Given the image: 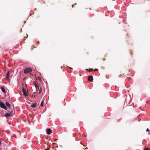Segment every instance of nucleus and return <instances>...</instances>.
Instances as JSON below:
<instances>
[{
    "label": "nucleus",
    "mask_w": 150,
    "mask_h": 150,
    "mask_svg": "<svg viewBox=\"0 0 150 150\" xmlns=\"http://www.w3.org/2000/svg\"><path fill=\"white\" fill-rule=\"evenodd\" d=\"M149 130V129H148V128H147L146 130V132H147Z\"/></svg>",
    "instance_id": "a211bd4d"
},
{
    "label": "nucleus",
    "mask_w": 150,
    "mask_h": 150,
    "mask_svg": "<svg viewBox=\"0 0 150 150\" xmlns=\"http://www.w3.org/2000/svg\"><path fill=\"white\" fill-rule=\"evenodd\" d=\"M47 134H50L51 133V130L50 129H47Z\"/></svg>",
    "instance_id": "423d86ee"
},
{
    "label": "nucleus",
    "mask_w": 150,
    "mask_h": 150,
    "mask_svg": "<svg viewBox=\"0 0 150 150\" xmlns=\"http://www.w3.org/2000/svg\"><path fill=\"white\" fill-rule=\"evenodd\" d=\"M38 80L40 81H41V78L39 77V76H38Z\"/></svg>",
    "instance_id": "f8f14e48"
},
{
    "label": "nucleus",
    "mask_w": 150,
    "mask_h": 150,
    "mask_svg": "<svg viewBox=\"0 0 150 150\" xmlns=\"http://www.w3.org/2000/svg\"><path fill=\"white\" fill-rule=\"evenodd\" d=\"M98 69H94V71H98Z\"/></svg>",
    "instance_id": "f3484780"
},
{
    "label": "nucleus",
    "mask_w": 150,
    "mask_h": 150,
    "mask_svg": "<svg viewBox=\"0 0 150 150\" xmlns=\"http://www.w3.org/2000/svg\"><path fill=\"white\" fill-rule=\"evenodd\" d=\"M36 103H33L32 105H31L30 106V107H31L33 108H34L36 106Z\"/></svg>",
    "instance_id": "6e6552de"
},
{
    "label": "nucleus",
    "mask_w": 150,
    "mask_h": 150,
    "mask_svg": "<svg viewBox=\"0 0 150 150\" xmlns=\"http://www.w3.org/2000/svg\"><path fill=\"white\" fill-rule=\"evenodd\" d=\"M22 91L23 93V95L24 96H28V94H27L26 91L25 90V89L24 88H22Z\"/></svg>",
    "instance_id": "20e7f679"
},
{
    "label": "nucleus",
    "mask_w": 150,
    "mask_h": 150,
    "mask_svg": "<svg viewBox=\"0 0 150 150\" xmlns=\"http://www.w3.org/2000/svg\"><path fill=\"white\" fill-rule=\"evenodd\" d=\"M0 106L2 109H4L5 110H7V108L5 104L3 101L0 100Z\"/></svg>",
    "instance_id": "f03ea898"
},
{
    "label": "nucleus",
    "mask_w": 150,
    "mask_h": 150,
    "mask_svg": "<svg viewBox=\"0 0 150 150\" xmlns=\"http://www.w3.org/2000/svg\"><path fill=\"white\" fill-rule=\"evenodd\" d=\"M43 104H44V101H42L41 103V106L42 107L43 106Z\"/></svg>",
    "instance_id": "9b49d317"
},
{
    "label": "nucleus",
    "mask_w": 150,
    "mask_h": 150,
    "mask_svg": "<svg viewBox=\"0 0 150 150\" xmlns=\"http://www.w3.org/2000/svg\"><path fill=\"white\" fill-rule=\"evenodd\" d=\"M34 85H35V86L36 89H37V85L36 83L35 82H34Z\"/></svg>",
    "instance_id": "ddd939ff"
},
{
    "label": "nucleus",
    "mask_w": 150,
    "mask_h": 150,
    "mask_svg": "<svg viewBox=\"0 0 150 150\" xmlns=\"http://www.w3.org/2000/svg\"><path fill=\"white\" fill-rule=\"evenodd\" d=\"M1 90L4 93H6V90L3 87H2L1 88Z\"/></svg>",
    "instance_id": "1a4fd4ad"
},
{
    "label": "nucleus",
    "mask_w": 150,
    "mask_h": 150,
    "mask_svg": "<svg viewBox=\"0 0 150 150\" xmlns=\"http://www.w3.org/2000/svg\"><path fill=\"white\" fill-rule=\"evenodd\" d=\"M149 149H148L146 148H145L144 149V150H149Z\"/></svg>",
    "instance_id": "4468645a"
},
{
    "label": "nucleus",
    "mask_w": 150,
    "mask_h": 150,
    "mask_svg": "<svg viewBox=\"0 0 150 150\" xmlns=\"http://www.w3.org/2000/svg\"><path fill=\"white\" fill-rule=\"evenodd\" d=\"M33 70L30 67L25 69L24 70V72L25 73H30L32 72Z\"/></svg>",
    "instance_id": "7ed1b4c3"
},
{
    "label": "nucleus",
    "mask_w": 150,
    "mask_h": 150,
    "mask_svg": "<svg viewBox=\"0 0 150 150\" xmlns=\"http://www.w3.org/2000/svg\"><path fill=\"white\" fill-rule=\"evenodd\" d=\"M49 149H46L45 150H48Z\"/></svg>",
    "instance_id": "6ab92c4d"
},
{
    "label": "nucleus",
    "mask_w": 150,
    "mask_h": 150,
    "mask_svg": "<svg viewBox=\"0 0 150 150\" xmlns=\"http://www.w3.org/2000/svg\"><path fill=\"white\" fill-rule=\"evenodd\" d=\"M42 92V88L41 87L39 89V93H40Z\"/></svg>",
    "instance_id": "9d476101"
},
{
    "label": "nucleus",
    "mask_w": 150,
    "mask_h": 150,
    "mask_svg": "<svg viewBox=\"0 0 150 150\" xmlns=\"http://www.w3.org/2000/svg\"><path fill=\"white\" fill-rule=\"evenodd\" d=\"M9 74H10L9 72V71H8V72L7 73V74H6V79H7L8 80H9Z\"/></svg>",
    "instance_id": "0eeeda50"
},
{
    "label": "nucleus",
    "mask_w": 150,
    "mask_h": 150,
    "mask_svg": "<svg viewBox=\"0 0 150 150\" xmlns=\"http://www.w3.org/2000/svg\"><path fill=\"white\" fill-rule=\"evenodd\" d=\"M1 140V139H0V145H1L2 144Z\"/></svg>",
    "instance_id": "dca6fc26"
},
{
    "label": "nucleus",
    "mask_w": 150,
    "mask_h": 150,
    "mask_svg": "<svg viewBox=\"0 0 150 150\" xmlns=\"http://www.w3.org/2000/svg\"><path fill=\"white\" fill-rule=\"evenodd\" d=\"M6 107L8 108L10 110L9 111H7L8 112L5 114L4 116L6 117H9L13 113V110H12L11 109V107L10 104L8 102H6L5 103Z\"/></svg>",
    "instance_id": "f257e3e1"
},
{
    "label": "nucleus",
    "mask_w": 150,
    "mask_h": 150,
    "mask_svg": "<svg viewBox=\"0 0 150 150\" xmlns=\"http://www.w3.org/2000/svg\"><path fill=\"white\" fill-rule=\"evenodd\" d=\"M88 80L89 81H90L91 82L93 81V77L92 76H88Z\"/></svg>",
    "instance_id": "39448f33"
},
{
    "label": "nucleus",
    "mask_w": 150,
    "mask_h": 150,
    "mask_svg": "<svg viewBox=\"0 0 150 150\" xmlns=\"http://www.w3.org/2000/svg\"><path fill=\"white\" fill-rule=\"evenodd\" d=\"M93 69H89V71H93Z\"/></svg>",
    "instance_id": "2eb2a0df"
}]
</instances>
